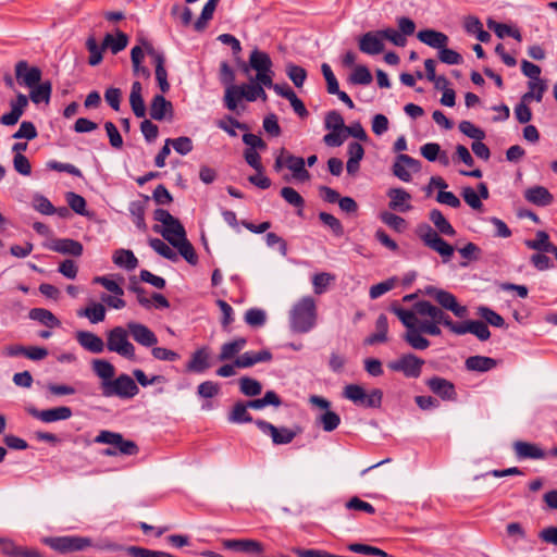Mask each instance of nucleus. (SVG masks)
I'll return each instance as SVG.
<instances>
[{
  "mask_svg": "<svg viewBox=\"0 0 557 557\" xmlns=\"http://www.w3.org/2000/svg\"><path fill=\"white\" fill-rule=\"evenodd\" d=\"M129 332L126 327L114 326L106 333V347L110 352H114L122 358L131 361L136 360V347L129 341Z\"/></svg>",
  "mask_w": 557,
  "mask_h": 557,
  "instance_id": "nucleus-5",
  "label": "nucleus"
},
{
  "mask_svg": "<svg viewBox=\"0 0 557 557\" xmlns=\"http://www.w3.org/2000/svg\"><path fill=\"white\" fill-rule=\"evenodd\" d=\"M177 248L180 255L190 264H195L197 262V255L191 246V244L187 240V238H183L173 245Z\"/></svg>",
  "mask_w": 557,
  "mask_h": 557,
  "instance_id": "nucleus-58",
  "label": "nucleus"
},
{
  "mask_svg": "<svg viewBox=\"0 0 557 557\" xmlns=\"http://www.w3.org/2000/svg\"><path fill=\"white\" fill-rule=\"evenodd\" d=\"M48 248L52 251L62 253V255H69L74 257H79L83 253V245L74 239L71 238H57L53 239Z\"/></svg>",
  "mask_w": 557,
  "mask_h": 557,
  "instance_id": "nucleus-23",
  "label": "nucleus"
},
{
  "mask_svg": "<svg viewBox=\"0 0 557 557\" xmlns=\"http://www.w3.org/2000/svg\"><path fill=\"white\" fill-rule=\"evenodd\" d=\"M129 104L137 117H145L146 115V106L143 99V86L136 81L132 84V89L129 94Z\"/></svg>",
  "mask_w": 557,
  "mask_h": 557,
  "instance_id": "nucleus-34",
  "label": "nucleus"
},
{
  "mask_svg": "<svg viewBox=\"0 0 557 557\" xmlns=\"http://www.w3.org/2000/svg\"><path fill=\"white\" fill-rule=\"evenodd\" d=\"M166 144L172 145L174 150L182 156H186L193 150V141L189 137L186 136H182L175 139H166Z\"/></svg>",
  "mask_w": 557,
  "mask_h": 557,
  "instance_id": "nucleus-62",
  "label": "nucleus"
},
{
  "mask_svg": "<svg viewBox=\"0 0 557 557\" xmlns=\"http://www.w3.org/2000/svg\"><path fill=\"white\" fill-rule=\"evenodd\" d=\"M210 367L209 352L207 347L197 349L186 366V370L195 373H202Z\"/></svg>",
  "mask_w": 557,
  "mask_h": 557,
  "instance_id": "nucleus-32",
  "label": "nucleus"
},
{
  "mask_svg": "<svg viewBox=\"0 0 557 557\" xmlns=\"http://www.w3.org/2000/svg\"><path fill=\"white\" fill-rule=\"evenodd\" d=\"M242 90L237 85H230L226 87L224 95V102L228 110L235 111L237 103L243 99Z\"/></svg>",
  "mask_w": 557,
  "mask_h": 557,
  "instance_id": "nucleus-56",
  "label": "nucleus"
},
{
  "mask_svg": "<svg viewBox=\"0 0 557 557\" xmlns=\"http://www.w3.org/2000/svg\"><path fill=\"white\" fill-rule=\"evenodd\" d=\"M256 425L260 429V431L272 438L273 444L275 445H285L293 442V440L297 435V431H294L288 428H276L270 422L264 420H257Z\"/></svg>",
  "mask_w": 557,
  "mask_h": 557,
  "instance_id": "nucleus-14",
  "label": "nucleus"
},
{
  "mask_svg": "<svg viewBox=\"0 0 557 557\" xmlns=\"http://www.w3.org/2000/svg\"><path fill=\"white\" fill-rule=\"evenodd\" d=\"M524 245L537 252H552L555 245L549 240V235L545 231H537L534 239H528Z\"/></svg>",
  "mask_w": 557,
  "mask_h": 557,
  "instance_id": "nucleus-36",
  "label": "nucleus"
},
{
  "mask_svg": "<svg viewBox=\"0 0 557 557\" xmlns=\"http://www.w3.org/2000/svg\"><path fill=\"white\" fill-rule=\"evenodd\" d=\"M285 166H287L293 172V176L297 181L305 182L310 178V174L305 168V159L301 157H296L290 153H286Z\"/></svg>",
  "mask_w": 557,
  "mask_h": 557,
  "instance_id": "nucleus-30",
  "label": "nucleus"
},
{
  "mask_svg": "<svg viewBox=\"0 0 557 557\" xmlns=\"http://www.w3.org/2000/svg\"><path fill=\"white\" fill-rule=\"evenodd\" d=\"M41 70L30 66L27 61L21 60L15 64V77L21 86L30 88L41 81Z\"/></svg>",
  "mask_w": 557,
  "mask_h": 557,
  "instance_id": "nucleus-15",
  "label": "nucleus"
},
{
  "mask_svg": "<svg viewBox=\"0 0 557 557\" xmlns=\"http://www.w3.org/2000/svg\"><path fill=\"white\" fill-rule=\"evenodd\" d=\"M349 82L354 85H369L372 82V75L367 66L357 65L349 76Z\"/></svg>",
  "mask_w": 557,
  "mask_h": 557,
  "instance_id": "nucleus-55",
  "label": "nucleus"
},
{
  "mask_svg": "<svg viewBox=\"0 0 557 557\" xmlns=\"http://www.w3.org/2000/svg\"><path fill=\"white\" fill-rule=\"evenodd\" d=\"M317 304L311 296L299 299L289 311L290 330L295 333H308L317 324Z\"/></svg>",
  "mask_w": 557,
  "mask_h": 557,
  "instance_id": "nucleus-3",
  "label": "nucleus"
},
{
  "mask_svg": "<svg viewBox=\"0 0 557 557\" xmlns=\"http://www.w3.org/2000/svg\"><path fill=\"white\" fill-rule=\"evenodd\" d=\"M272 360V354L264 349L260 351H246L235 359V364L239 369L250 368L259 362Z\"/></svg>",
  "mask_w": 557,
  "mask_h": 557,
  "instance_id": "nucleus-28",
  "label": "nucleus"
},
{
  "mask_svg": "<svg viewBox=\"0 0 557 557\" xmlns=\"http://www.w3.org/2000/svg\"><path fill=\"white\" fill-rule=\"evenodd\" d=\"M45 543L55 552L66 554L84 550L92 545L89 537L66 535L45 539Z\"/></svg>",
  "mask_w": 557,
  "mask_h": 557,
  "instance_id": "nucleus-11",
  "label": "nucleus"
},
{
  "mask_svg": "<svg viewBox=\"0 0 557 557\" xmlns=\"http://www.w3.org/2000/svg\"><path fill=\"white\" fill-rule=\"evenodd\" d=\"M496 360L485 356H471L466 360V368L469 371L486 372L495 368Z\"/></svg>",
  "mask_w": 557,
  "mask_h": 557,
  "instance_id": "nucleus-41",
  "label": "nucleus"
},
{
  "mask_svg": "<svg viewBox=\"0 0 557 557\" xmlns=\"http://www.w3.org/2000/svg\"><path fill=\"white\" fill-rule=\"evenodd\" d=\"M389 197V208L392 210L407 212L411 209V195L403 188H391L387 191Z\"/></svg>",
  "mask_w": 557,
  "mask_h": 557,
  "instance_id": "nucleus-26",
  "label": "nucleus"
},
{
  "mask_svg": "<svg viewBox=\"0 0 557 557\" xmlns=\"http://www.w3.org/2000/svg\"><path fill=\"white\" fill-rule=\"evenodd\" d=\"M428 388L442 400L453 401L457 398V392L453 382L441 376H432L425 381Z\"/></svg>",
  "mask_w": 557,
  "mask_h": 557,
  "instance_id": "nucleus-16",
  "label": "nucleus"
},
{
  "mask_svg": "<svg viewBox=\"0 0 557 557\" xmlns=\"http://www.w3.org/2000/svg\"><path fill=\"white\" fill-rule=\"evenodd\" d=\"M247 341L244 337L235 338L232 342L224 343L221 346L220 354L218 356L219 361H227L237 356L246 346Z\"/></svg>",
  "mask_w": 557,
  "mask_h": 557,
  "instance_id": "nucleus-37",
  "label": "nucleus"
},
{
  "mask_svg": "<svg viewBox=\"0 0 557 557\" xmlns=\"http://www.w3.org/2000/svg\"><path fill=\"white\" fill-rule=\"evenodd\" d=\"M246 404L248 408L259 410L269 405L278 407L281 405V399L275 392L268 391L262 398L249 400Z\"/></svg>",
  "mask_w": 557,
  "mask_h": 557,
  "instance_id": "nucleus-48",
  "label": "nucleus"
},
{
  "mask_svg": "<svg viewBox=\"0 0 557 557\" xmlns=\"http://www.w3.org/2000/svg\"><path fill=\"white\" fill-rule=\"evenodd\" d=\"M281 196L282 198L289 203L290 206L295 208L302 209L305 206V200L300 196V194L294 189L293 187H283L281 189Z\"/></svg>",
  "mask_w": 557,
  "mask_h": 557,
  "instance_id": "nucleus-57",
  "label": "nucleus"
},
{
  "mask_svg": "<svg viewBox=\"0 0 557 557\" xmlns=\"http://www.w3.org/2000/svg\"><path fill=\"white\" fill-rule=\"evenodd\" d=\"M249 66L257 72L255 81L263 84L265 87L272 86L274 72L270 55L258 49L251 51L249 55Z\"/></svg>",
  "mask_w": 557,
  "mask_h": 557,
  "instance_id": "nucleus-10",
  "label": "nucleus"
},
{
  "mask_svg": "<svg viewBox=\"0 0 557 557\" xmlns=\"http://www.w3.org/2000/svg\"><path fill=\"white\" fill-rule=\"evenodd\" d=\"M28 413L44 423H52L57 421L67 420L72 417V409L66 406L54 407L45 410L28 408Z\"/></svg>",
  "mask_w": 557,
  "mask_h": 557,
  "instance_id": "nucleus-18",
  "label": "nucleus"
},
{
  "mask_svg": "<svg viewBox=\"0 0 557 557\" xmlns=\"http://www.w3.org/2000/svg\"><path fill=\"white\" fill-rule=\"evenodd\" d=\"M513 451L518 459H544L546 457L545 450L537 444L517 441L512 445Z\"/></svg>",
  "mask_w": 557,
  "mask_h": 557,
  "instance_id": "nucleus-22",
  "label": "nucleus"
},
{
  "mask_svg": "<svg viewBox=\"0 0 557 557\" xmlns=\"http://www.w3.org/2000/svg\"><path fill=\"white\" fill-rule=\"evenodd\" d=\"M156 221L162 223L163 227L154 226V232L162 235L171 245L186 237V232L182 223L164 209H157L153 213Z\"/></svg>",
  "mask_w": 557,
  "mask_h": 557,
  "instance_id": "nucleus-6",
  "label": "nucleus"
},
{
  "mask_svg": "<svg viewBox=\"0 0 557 557\" xmlns=\"http://www.w3.org/2000/svg\"><path fill=\"white\" fill-rule=\"evenodd\" d=\"M146 51L149 55L152 57L153 63L156 65V79L159 84V87L163 94L170 90V84L168 82V73L164 67V57L162 53L156 51L151 45L145 42Z\"/></svg>",
  "mask_w": 557,
  "mask_h": 557,
  "instance_id": "nucleus-19",
  "label": "nucleus"
},
{
  "mask_svg": "<svg viewBox=\"0 0 557 557\" xmlns=\"http://www.w3.org/2000/svg\"><path fill=\"white\" fill-rule=\"evenodd\" d=\"M240 392L249 397L258 396L262 391V385L259 381L244 376L239 380Z\"/></svg>",
  "mask_w": 557,
  "mask_h": 557,
  "instance_id": "nucleus-53",
  "label": "nucleus"
},
{
  "mask_svg": "<svg viewBox=\"0 0 557 557\" xmlns=\"http://www.w3.org/2000/svg\"><path fill=\"white\" fill-rule=\"evenodd\" d=\"M417 235L423 242V244L430 249L437 252L444 262L450 260L454 255L455 248L445 242L440 234L433 230L429 224L422 223L417 226Z\"/></svg>",
  "mask_w": 557,
  "mask_h": 557,
  "instance_id": "nucleus-7",
  "label": "nucleus"
},
{
  "mask_svg": "<svg viewBox=\"0 0 557 557\" xmlns=\"http://www.w3.org/2000/svg\"><path fill=\"white\" fill-rule=\"evenodd\" d=\"M359 49L370 55L380 54L384 51V42L377 32H368L359 38Z\"/></svg>",
  "mask_w": 557,
  "mask_h": 557,
  "instance_id": "nucleus-21",
  "label": "nucleus"
},
{
  "mask_svg": "<svg viewBox=\"0 0 557 557\" xmlns=\"http://www.w3.org/2000/svg\"><path fill=\"white\" fill-rule=\"evenodd\" d=\"M319 219L321 220V222L324 225L330 227L336 236L343 235L344 227H343L341 221L337 218H335L333 214L327 213V212H320Z\"/></svg>",
  "mask_w": 557,
  "mask_h": 557,
  "instance_id": "nucleus-64",
  "label": "nucleus"
},
{
  "mask_svg": "<svg viewBox=\"0 0 557 557\" xmlns=\"http://www.w3.org/2000/svg\"><path fill=\"white\" fill-rule=\"evenodd\" d=\"M112 260L115 265L126 270H134L138 265V259L128 249H116L113 252Z\"/></svg>",
  "mask_w": 557,
  "mask_h": 557,
  "instance_id": "nucleus-42",
  "label": "nucleus"
},
{
  "mask_svg": "<svg viewBox=\"0 0 557 557\" xmlns=\"http://www.w3.org/2000/svg\"><path fill=\"white\" fill-rule=\"evenodd\" d=\"M423 364V359L413 354H405L398 359L391 361L388 368L392 371L403 373L406 377L417 379L421 375Z\"/></svg>",
  "mask_w": 557,
  "mask_h": 557,
  "instance_id": "nucleus-12",
  "label": "nucleus"
},
{
  "mask_svg": "<svg viewBox=\"0 0 557 557\" xmlns=\"http://www.w3.org/2000/svg\"><path fill=\"white\" fill-rule=\"evenodd\" d=\"M417 38L422 44H424L431 48L438 49V51L441 49H443L444 47H446L449 41L447 35H445L442 32L434 30V29L420 30L417 34Z\"/></svg>",
  "mask_w": 557,
  "mask_h": 557,
  "instance_id": "nucleus-29",
  "label": "nucleus"
},
{
  "mask_svg": "<svg viewBox=\"0 0 557 557\" xmlns=\"http://www.w3.org/2000/svg\"><path fill=\"white\" fill-rule=\"evenodd\" d=\"M286 73L296 87L299 88L304 85L307 77V72L304 67L295 64H288Z\"/></svg>",
  "mask_w": 557,
  "mask_h": 557,
  "instance_id": "nucleus-59",
  "label": "nucleus"
},
{
  "mask_svg": "<svg viewBox=\"0 0 557 557\" xmlns=\"http://www.w3.org/2000/svg\"><path fill=\"white\" fill-rule=\"evenodd\" d=\"M77 343L91 354H102L106 348V342L97 334L89 331H78L75 334Z\"/></svg>",
  "mask_w": 557,
  "mask_h": 557,
  "instance_id": "nucleus-20",
  "label": "nucleus"
},
{
  "mask_svg": "<svg viewBox=\"0 0 557 557\" xmlns=\"http://www.w3.org/2000/svg\"><path fill=\"white\" fill-rule=\"evenodd\" d=\"M86 48L89 52V65H98L102 61V51L106 49L103 45L99 46L95 36H89L86 40Z\"/></svg>",
  "mask_w": 557,
  "mask_h": 557,
  "instance_id": "nucleus-47",
  "label": "nucleus"
},
{
  "mask_svg": "<svg viewBox=\"0 0 557 557\" xmlns=\"http://www.w3.org/2000/svg\"><path fill=\"white\" fill-rule=\"evenodd\" d=\"M343 396L357 406L379 408L382 404L383 393L379 388L367 393L364 388L358 384H348L344 387Z\"/></svg>",
  "mask_w": 557,
  "mask_h": 557,
  "instance_id": "nucleus-8",
  "label": "nucleus"
},
{
  "mask_svg": "<svg viewBox=\"0 0 557 557\" xmlns=\"http://www.w3.org/2000/svg\"><path fill=\"white\" fill-rule=\"evenodd\" d=\"M335 276L327 272L314 274L312 277L313 292L317 295L325 293Z\"/></svg>",
  "mask_w": 557,
  "mask_h": 557,
  "instance_id": "nucleus-52",
  "label": "nucleus"
},
{
  "mask_svg": "<svg viewBox=\"0 0 557 557\" xmlns=\"http://www.w3.org/2000/svg\"><path fill=\"white\" fill-rule=\"evenodd\" d=\"M104 397H120L122 399L133 398L138 394V386L135 381L127 374H121L111 382L100 385Z\"/></svg>",
  "mask_w": 557,
  "mask_h": 557,
  "instance_id": "nucleus-9",
  "label": "nucleus"
},
{
  "mask_svg": "<svg viewBox=\"0 0 557 557\" xmlns=\"http://www.w3.org/2000/svg\"><path fill=\"white\" fill-rule=\"evenodd\" d=\"M29 89V99L35 104H39L41 102L49 103L52 92V84L50 81H40V83L34 85V87H30Z\"/></svg>",
  "mask_w": 557,
  "mask_h": 557,
  "instance_id": "nucleus-38",
  "label": "nucleus"
},
{
  "mask_svg": "<svg viewBox=\"0 0 557 557\" xmlns=\"http://www.w3.org/2000/svg\"><path fill=\"white\" fill-rule=\"evenodd\" d=\"M478 313L480 314L481 318H483L488 324L493 326L503 327L505 325L503 317H500L497 312L487 307H479Z\"/></svg>",
  "mask_w": 557,
  "mask_h": 557,
  "instance_id": "nucleus-61",
  "label": "nucleus"
},
{
  "mask_svg": "<svg viewBox=\"0 0 557 557\" xmlns=\"http://www.w3.org/2000/svg\"><path fill=\"white\" fill-rule=\"evenodd\" d=\"M222 544L227 549L247 554H261L264 550L263 545L260 542L250 539L223 540Z\"/></svg>",
  "mask_w": 557,
  "mask_h": 557,
  "instance_id": "nucleus-25",
  "label": "nucleus"
},
{
  "mask_svg": "<svg viewBox=\"0 0 557 557\" xmlns=\"http://www.w3.org/2000/svg\"><path fill=\"white\" fill-rule=\"evenodd\" d=\"M77 314L87 318L91 323L96 324L104 320L106 308L102 304L94 302L91 306L79 310Z\"/></svg>",
  "mask_w": 557,
  "mask_h": 557,
  "instance_id": "nucleus-46",
  "label": "nucleus"
},
{
  "mask_svg": "<svg viewBox=\"0 0 557 557\" xmlns=\"http://www.w3.org/2000/svg\"><path fill=\"white\" fill-rule=\"evenodd\" d=\"M173 107L162 95H156L150 104V116L153 120L161 121L168 114L172 115Z\"/></svg>",
  "mask_w": 557,
  "mask_h": 557,
  "instance_id": "nucleus-33",
  "label": "nucleus"
},
{
  "mask_svg": "<svg viewBox=\"0 0 557 557\" xmlns=\"http://www.w3.org/2000/svg\"><path fill=\"white\" fill-rule=\"evenodd\" d=\"M436 301L442 309L451 311L457 318H465L468 315L467 307L459 305L456 297L447 290L442 289Z\"/></svg>",
  "mask_w": 557,
  "mask_h": 557,
  "instance_id": "nucleus-27",
  "label": "nucleus"
},
{
  "mask_svg": "<svg viewBox=\"0 0 557 557\" xmlns=\"http://www.w3.org/2000/svg\"><path fill=\"white\" fill-rule=\"evenodd\" d=\"M391 311L397 315L406 327L403 336L404 341L416 350H425L430 347V341L423 336L424 331L421 330V322L423 321L414 309L407 310L398 305H392Z\"/></svg>",
  "mask_w": 557,
  "mask_h": 557,
  "instance_id": "nucleus-2",
  "label": "nucleus"
},
{
  "mask_svg": "<svg viewBox=\"0 0 557 557\" xmlns=\"http://www.w3.org/2000/svg\"><path fill=\"white\" fill-rule=\"evenodd\" d=\"M420 169L421 163L419 160L408 154L400 153L396 157L392 171L396 177L407 183L411 181V174L419 172Z\"/></svg>",
  "mask_w": 557,
  "mask_h": 557,
  "instance_id": "nucleus-13",
  "label": "nucleus"
},
{
  "mask_svg": "<svg viewBox=\"0 0 557 557\" xmlns=\"http://www.w3.org/2000/svg\"><path fill=\"white\" fill-rule=\"evenodd\" d=\"M459 335L471 333L475 335L480 341H487L491 336V332L487 325L479 320H469L461 323V329L457 330Z\"/></svg>",
  "mask_w": 557,
  "mask_h": 557,
  "instance_id": "nucleus-31",
  "label": "nucleus"
},
{
  "mask_svg": "<svg viewBox=\"0 0 557 557\" xmlns=\"http://www.w3.org/2000/svg\"><path fill=\"white\" fill-rule=\"evenodd\" d=\"M388 321L385 314H380L375 322V333L366 338V344L374 345L387 341Z\"/></svg>",
  "mask_w": 557,
  "mask_h": 557,
  "instance_id": "nucleus-43",
  "label": "nucleus"
},
{
  "mask_svg": "<svg viewBox=\"0 0 557 557\" xmlns=\"http://www.w3.org/2000/svg\"><path fill=\"white\" fill-rule=\"evenodd\" d=\"M91 368L95 374L101 379V384L111 382L115 375L114 366L104 359H95L91 362Z\"/></svg>",
  "mask_w": 557,
  "mask_h": 557,
  "instance_id": "nucleus-39",
  "label": "nucleus"
},
{
  "mask_svg": "<svg viewBox=\"0 0 557 557\" xmlns=\"http://www.w3.org/2000/svg\"><path fill=\"white\" fill-rule=\"evenodd\" d=\"M459 131L465 134L466 136L476 140H483L485 137L484 131L476 127L473 123L469 121H461L459 123Z\"/></svg>",
  "mask_w": 557,
  "mask_h": 557,
  "instance_id": "nucleus-60",
  "label": "nucleus"
},
{
  "mask_svg": "<svg viewBox=\"0 0 557 557\" xmlns=\"http://www.w3.org/2000/svg\"><path fill=\"white\" fill-rule=\"evenodd\" d=\"M317 421L325 432H332L339 425L341 418L336 412L326 410L318 417Z\"/></svg>",
  "mask_w": 557,
  "mask_h": 557,
  "instance_id": "nucleus-51",
  "label": "nucleus"
},
{
  "mask_svg": "<svg viewBox=\"0 0 557 557\" xmlns=\"http://www.w3.org/2000/svg\"><path fill=\"white\" fill-rule=\"evenodd\" d=\"M524 198L537 207H547L553 203V194L544 186H532L524 190Z\"/></svg>",
  "mask_w": 557,
  "mask_h": 557,
  "instance_id": "nucleus-24",
  "label": "nucleus"
},
{
  "mask_svg": "<svg viewBox=\"0 0 557 557\" xmlns=\"http://www.w3.org/2000/svg\"><path fill=\"white\" fill-rule=\"evenodd\" d=\"M150 247L160 256L171 261L177 260V253L160 238H151L149 240Z\"/></svg>",
  "mask_w": 557,
  "mask_h": 557,
  "instance_id": "nucleus-54",
  "label": "nucleus"
},
{
  "mask_svg": "<svg viewBox=\"0 0 557 557\" xmlns=\"http://www.w3.org/2000/svg\"><path fill=\"white\" fill-rule=\"evenodd\" d=\"M216 3L208 0L202 8L201 14L195 22L194 27L197 32H201L207 27L208 22L212 18L213 13L216 9Z\"/></svg>",
  "mask_w": 557,
  "mask_h": 557,
  "instance_id": "nucleus-50",
  "label": "nucleus"
},
{
  "mask_svg": "<svg viewBox=\"0 0 557 557\" xmlns=\"http://www.w3.org/2000/svg\"><path fill=\"white\" fill-rule=\"evenodd\" d=\"M381 220L387 226L392 227L397 232H403L406 227L405 219L392 212H383L381 214Z\"/></svg>",
  "mask_w": 557,
  "mask_h": 557,
  "instance_id": "nucleus-63",
  "label": "nucleus"
},
{
  "mask_svg": "<svg viewBox=\"0 0 557 557\" xmlns=\"http://www.w3.org/2000/svg\"><path fill=\"white\" fill-rule=\"evenodd\" d=\"M232 423H247L252 421L251 414L248 412V406L244 403H236L228 416Z\"/></svg>",
  "mask_w": 557,
  "mask_h": 557,
  "instance_id": "nucleus-49",
  "label": "nucleus"
},
{
  "mask_svg": "<svg viewBox=\"0 0 557 557\" xmlns=\"http://www.w3.org/2000/svg\"><path fill=\"white\" fill-rule=\"evenodd\" d=\"M96 444L109 445L102 454L107 457L135 456L138 454L139 448L134 441L125 440L121 433L102 430L95 437Z\"/></svg>",
  "mask_w": 557,
  "mask_h": 557,
  "instance_id": "nucleus-4",
  "label": "nucleus"
},
{
  "mask_svg": "<svg viewBox=\"0 0 557 557\" xmlns=\"http://www.w3.org/2000/svg\"><path fill=\"white\" fill-rule=\"evenodd\" d=\"M486 25L488 29L493 30L495 35L500 39H504L505 37H512L519 42L522 40L520 30L508 24L498 23L493 18H487Z\"/></svg>",
  "mask_w": 557,
  "mask_h": 557,
  "instance_id": "nucleus-35",
  "label": "nucleus"
},
{
  "mask_svg": "<svg viewBox=\"0 0 557 557\" xmlns=\"http://www.w3.org/2000/svg\"><path fill=\"white\" fill-rule=\"evenodd\" d=\"M429 219L436 227V232L438 234H442L445 236H455V234H456L455 228L447 221V219L443 215V213L440 210H437V209L431 210L429 213Z\"/></svg>",
  "mask_w": 557,
  "mask_h": 557,
  "instance_id": "nucleus-40",
  "label": "nucleus"
},
{
  "mask_svg": "<svg viewBox=\"0 0 557 557\" xmlns=\"http://www.w3.org/2000/svg\"><path fill=\"white\" fill-rule=\"evenodd\" d=\"M29 318L39 323L53 329L61 325L60 320L49 310L44 308H34L29 311Z\"/></svg>",
  "mask_w": 557,
  "mask_h": 557,
  "instance_id": "nucleus-44",
  "label": "nucleus"
},
{
  "mask_svg": "<svg viewBox=\"0 0 557 557\" xmlns=\"http://www.w3.org/2000/svg\"><path fill=\"white\" fill-rule=\"evenodd\" d=\"M413 309L423 320L421 322V330L424 331L425 334L432 336L441 335L442 331L440 325L443 324L453 333L459 335L457 330L461 329V323H455L442 308L432 305L430 301L421 300L413 305Z\"/></svg>",
  "mask_w": 557,
  "mask_h": 557,
  "instance_id": "nucleus-1",
  "label": "nucleus"
},
{
  "mask_svg": "<svg viewBox=\"0 0 557 557\" xmlns=\"http://www.w3.org/2000/svg\"><path fill=\"white\" fill-rule=\"evenodd\" d=\"M127 42L128 38L122 32H117L115 36L107 34L103 38V47L110 49L113 54L122 51L127 46Z\"/></svg>",
  "mask_w": 557,
  "mask_h": 557,
  "instance_id": "nucleus-45",
  "label": "nucleus"
},
{
  "mask_svg": "<svg viewBox=\"0 0 557 557\" xmlns=\"http://www.w3.org/2000/svg\"><path fill=\"white\" fill-rule=\"evenodd\" d=\"M132 338L140 346L151 348L158 344V337L147 325L131 321L126 324Z\"/></svg>",
  "mask_w": 557,
  "mask_h": 557,
  "instance_id": "nucleus-17",
  "label": "nucleus"
}]
</instances>
